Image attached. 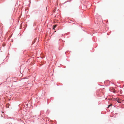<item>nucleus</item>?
I'll use <instances>...</instances> for the list:
<instances>
[{"instance_id":"nucleus-1","label":"nucleus","mask_w":124,"mask_h":124,"mask_svg":"<svg viewBox=\"0 0 124 124\" xmlns=\"http://www.w3.org/2000/svg\"><path fill=\"white\" fill-rule=\"evenodd\" d=\"M116 101L119 103H120L122 102L121 100H120L119 98H117L116 99Z\"/></svg>"},{"instance_id":"nucleus-2","label":"nucleus","mask_w":124,"mask_h":124,"mask_svg":"<svg viewBox=\"0 0 124 124\" xmlns=\"http://www.w3.org/2000/svg\"><path fill=\"white\" fill-rule=\"evenodd\" d=\"M10 106V105L9 104V103L7 104L6 105V107L7 108H9V106Z\"/></svg>"},{"instance_id":"nucleus-4","label":"nucleus","mask_w":124,"mask_h":124,"mask_svg":"<svg viewBox=\"0 0 124 124\" xmlns=\"http://www.w3.org/2000/svg\"><path fill=\"white\" fill-rule=\"evenodd\" d=\"M111 91L113 92L114 93H115V89H113Z\"/></svg>"},{"instance_id":"nucleus-3","label":"nucleus","mask_w":124,"mask_h":124,"mask_svg":"<svg viewBox=\"0 0 124 124\" xmlns=\"http://www.w3.org/2000/svg\"><path fill=\"white\" fill-rule=\"evenodd\" d=\"M56 26H57V25H54L53 28V29L55 30V28L56 27Z\"/></svg>"},{"instance_id":"nucleus-5","label":"nucleus","mask_w":124,"mask_h":124,"mask_svg":"<svg viewBox=\"0 0 124 124\" xmlns=\"http://www.w3.org/2000/svg\"><path fill=\"white\" fill-rule=\"evenodd\" d=\"M111 106V105H109V106L108 107V108L110 106Z\"/></svg>"}]
</instances>
